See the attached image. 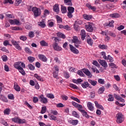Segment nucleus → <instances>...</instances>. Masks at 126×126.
Masks as SVG:
<instances>
[{
    "mask_svg": "<svg viewBox=\"0 0 126 126\" xmlns=\"http://www.w3.org/2000/svg\"><path fill=\"white\" fill-rule=\"evenodd\" d=\"M95 25L93 23L89 22L85 25V28L88 32H93Z\"/></svg>",
    "mask_w": 126,
    "mask_h": 126,
    "instance_id": "obj_1",
    "label": "nucleus"
},
{
    "mask_svg": "<svg viewBox=\"0 0 126 126\" xmlns=\"http://www.w3.org/2000/svg\"><path fill=\"white\" fill-rule=\"evenodd\" d=\"M116 122L117 124H122L125 121V117L124 115L122 113H118L116 114Z\"/></svg>",
    "mask_w": 126,
    "mask_h": 126,
    "instance_id": "obj_2",
    "label": "nucleus"
},
{
    "mask_svg": "<svg viewBox=\"0 0 126 126\" xmlns=\"http://www.w3.org/2000/svg\"><path fill=\"white\" fill-rule=\"evenodd\" d=\"M32 12H33V15L35 17H38L39 15H41V9L37 7H32Z\"/></svg>",
    "mask_w": 126,
    "mask_h": 126,
    "instance_id": "obj_3",
    "label": "nucleus"
},
{
    "mask_svg": "<svg viewBox=\"0 0 126 126\" xmlns=\"http://www.w3.org/2000/svg\"><path fill=\"white\" fill-rule=\"evenodd\" d=\"M72 43L74 44V46L76 48H78L80 44H81V41L78 39V37L77 36H73Z\"/></svg>",
    "mask_w": 126,
    "mask_h": 126,
    "instance_id": "obj_4",
    "label": "nucleus"
},
{
    "mask_svg": "<svg viewBox=\"0 0 126 126\" xmlns=\"http://www.w3.org/2000/svg\"><path fill=\"white\" fill-rule=\"evenodd\" d=\"M8 22L11 24V25H20V21L16 19H10L8 20Z\"/></svg>",
    "mask_w": 126,
    "mask_h": 126,
    "instance_id": "obj_5",
    "label": "nucleus"
},
{
    "mask_svg": "<svg viewBox=\"0 0 126 126\" xmlns=\"http://www.w3.org/2000/svg\"><path fill=\"white\" fill-rule=\"evenodd\" d=\"M53 48L55 51H57V52H60L63 50V48L61 47V46H59V44L57 43H54L52 45Z\"/></svg>",
    "mask_w": 126,
    "mask_h": 126,
    "instance_id": "obj_6",
    "label": "nucleus"
},
{
    "mask_svg": "<svg viewBox=\"0 0 126 126\" xmlns=\"http://www.w3.org/2000/svg\"><path fill=\"white\" fill-rule=\"evenodd\" d=\"M98 62L99 63H100V65L103 66V67H104L105 68H106L108 67V64L107 63V62H106V61L98 60Z\"/></svg>",
    "mask_w": 126,
    "mask_h": 126,
    "instance_id": "obj_7",
    "label": "nucleus"
},
{
    "mask_svg": "<svg viewBox=\"0 0 126 126\" xmlns=\"http://www.w3.org/2000/svg\"><path fill=\"white\" fill-rule=\"evenodd\" d=\"M41 103L43 104H47L48 103V99L44 96L43 94H41L39 96Z\"/></svg>",
    "mask_w": 126,
    "mask_h": 126,
    "instance_id": "obj_8",
    "label": "nucleus"
},
{
    "mask_svg": "<svg viewBox=\"0 0 126 126\" xmlns=\"http://www.w3.org/2000/svg\"><path fill=\"white\" fill-rule=\"evenodd\" d=\"M38 59L39 60H40V61L44 62V63H47L48 61L47 57H46L45 55L42 54L38 55Z\"/></svg>",
    "mask_w": 126,
    "mask_h": 126,
    "instance_id": "obj_9",
    "label": "nucleus"
},
{
    "mask_svg": "<svg viewBox=\"0 0 126 126\" xmlns=\"http://www.w3.org/2000/svg\"><path fill=\"white\" fill-rule=\"evenodd\" d=\"M70 50L71 52L73 53L74 54H78L79 53V51H78V50L76 49L74 47H73V45L70 44Z\"/></svg>",
    "mask_w": 126,
    "mask_h": 126,
    "instance_id": "obj_10",
    "label": "nucleus"
},
{
    "mask_svg": "<svg viewBox=\"0 0 126 126\" xmlns=\"http://www.w3.org/2000/svg\"><path fill=\"white\" fill-rule=\"evenodd\" d=\"M83 72L85 73L86 75H87V76H89V77H92V75L91 74V72H90V71L88 70V69L84 68L83 69Z\"/></svg>",
    "mask_w": 126,
    "mask_h": 126,
    "instance_id": "obj_11",
    "label": "nucleus"
},
{
    "mask_svg": "<svg viewBox=\"0 0 126 126\" xmlns=\"http://www.w3.org/2000/svg\"><path fill=\"white\" fill-rule=\"evenodd\" d=\"M34 77H35V78H36L38 81H44V78H43L41 76L38 75L37 73L34 74Z\"/></svg>",
    "mask_w": 126,
    "mask_h": 126,
    "instance_id": "obj_12",
    "label": "nucleus"
},
{
    "mask_svg": "<svg viewBox=\"0 0 126 126\" xmlns=\"http://www.w3.org/2000/svg\"><path fill=\"white\" fill-rule=\"evenodd\" d=\"M37 24L38 26L41 28H45V27H46V24H45L44 20H42L41 22H38Z\"/></svg>",
    "mask_w": 126,
    "mask_h": 126,
    "instance_id": "obj_13",
    "label": "nucleus"
},
{
    "mask_svg": "<svg viewBox=\"0 0 126 126\" xmlns=\"http://www.w3.org/2000/svg\"><path fill=\"white\" fill-rule=\"evenodd\" d=\"M87 107L90 111H93L94 110V106H93L92 103L91 102H88L87 103Z\"/></svg>",
    "mask_w": 126,
    "mask_h": 126,
    "instance_id": "obj_14",
    "label": "nucleus"
},
{
    "mask_svg": "<svg viewBox=\"0 0 126 126\" xmlns=\"http://www.w3.org/2000/svg\"><path fill=\"white\" fill-rule=\"evenodd\" d=\"M81 36L82 40H84L85 39V37H86V32H85V30H82L81 31Z\"/></svg>",
    "mask_w": 126,
    "mask_h": 126,
    "instance_id": "obj_15",
    "label": "nucleus"
},
{
    "mask_svg": "<svg viewBox=\"0 0 126 126\" xmlns=\"http://www.w3.org/2000/svg\"><path fill=\"white\" fill-rule=\"evenodd\" d=\"M21 63V62H16L14 64V67L15 68H16V69H19L21 67V66H20Z\"/></svg>",
    "mask_w": 126,
    "mask_h": 126,
    "instance_id": "obj_16",
    "label": "nucleus"
},
{
    "mask_svg": "<svg viewBox=\"0 0 126 126\" xmlns=\"http://www.w3.org/2000/svg\"><path fill=\"white\" fill-rule=\"evenodd\" d=\"M53 10L55 11V12H57V13H58L59 11H60V8H59V4H56L53 6Z\"/></svg>",
    "mask_w": 126,
    "mask_h": 126,
    "instance_id": "obj_17",
    "label": "nucleus"
},
{
    "mask_svg": "<svg viewBox=\"0 0 126 126\" xmlns=\"http://www.w3.org/2000/svg\"><path fill=\"white\" fill-rule=\"evenodd\" d=\"M83 17L86 20H91L92 19V15L84 14Z\"/></svg>",
    "mask_w": 126,
    "mask_h": 126,
    "instance_id": "obj_18",
    "label": "nucleus"
},
{
    "mask_svg": "<svg viewBox=\"0 0 126 126\" xmlns=\"http://www.w3.org/2000/svg\"><path fill=\"white\" fill-rule=\"evenodd\" d=\"M0 100L3 102H5V103H7V102H8L7 98L2 95H0Z\"/></svg>",
    "mask_w": 126,
    "mask_h": 126,
    "instance_id": "obj_19",
    "label": "nucleus"
},
{
    "mask_svg": "<svg viewBox=\"0 0 126 126\" xmlns=\"http://www.w3.org/2000/svg\"><path fill=\"white\" fill-rule=\"evenodd\" d=\"M94 104L96 108L97 109H100V110H104V107H103V106L99 104L97 101H94Z\"/></svg>",
    "mask_w": 126,
    "mask_h": 126,
    "instance_id": "obj_20",
    "label": "nucleus"
},
{
    "mask_svg": "<svg viewBox=\"0 0 126 126\" xmlns=\"http://www.w3.org/2000/svg\"><path fill=\"white\" fill-rule=\"evenodd\" d=\"M114 23H115V21H111V22H109L108 24V23H106L104 24V26H109V27H114Z\"/></svg>",
    "mask_w": 126,
    "mask_h": 126,
    "instance_id": "obj_21",
    "label": "nucleus"
},
{
    "mask_svg": "<svg viewBox=\"0 0 126 126\" xmlns=\"http://www.w3.org/2000/svg\"><path fill=\"white\" fill-rule=\"evenodd\" d=\"M109 16L110 17H112V18H119L120 17V15L117 13L110 14L109 15Z\"/></svg>",
    "mask_w": 126,
    "mask_h": 126,
    "instance_id": "obj_22",
    "label": "nucleus"
},
{
    "mask_svg": "<svg viewBox=\"0 0 126 126\" xmlns=\"http://www.w3.org/2000/svg\"><path fill=\"white\" fill-rule=\"evenodd\" d=\"M70 124H71V125H72V126H76V125H77V124H78V120H71L69 121Z\"/></svg>",
    "mask_w": 126,
    "mask_h": 126,
    "instance_id": "obj_23",
    "label": "nucleus"
},
{
    "mask_svg": "<svg viewBox=\"0 0 126 126\" xmlns=\"http://www.w3.org/2000/svg\"><path fill=\"white\" fill-rule=\"evenodd\" d=\"M40 44L42 47H48V42L45 40H42L40 42Z\"/></svg>",
    "mask_w": 126,
    "mask_h": 126,
    "instance_id": "obj_24",
    "label": "nucleus"
},
{
    "mask_svg": "<svg viewBox=\"0 0 126 126\" xmlns=\"http://www.w3.org/2000/svg\"><path fill=\"white\" fill-rule=\"evenodd\" d=\"M88 82H89V83H91V85H93V86H95L97 84V81L92 80L91 79H88Z\"/></svg>",
    "mask_w": 126,
    "mask_h": 126,
    "instance_id": "obj_25",
    "label": "nucleus"
},
{
    "mask_svg": "<svg viewBox=\"0 0 126 126\" xmlns=\"http://www.w3.org/2000/svg\"><path fill=\"white\" fill-rule=\"evenodd\" d=\"M57 35L58 37H60V38H62V39H65V35L62 32H58V33H57Z\"/></svg>",
    "mask_w": 126,
    "mask_h": 126,
    "instance_id": "obj_26",
    "label": "nucleus"
},
{
    "mask_svg": "<svg viewBox=\"0 0 126 126\" xmlns=\"http://www.w3.org/2000/svg\"><path fill=\"white\" fill-rule=\"evenodd\" d=\"M81 86L83 88H87L89 87V83H88V82H84L83 84H82Z\"/></svg>",
    "mask_w": 126,
    "mask_h": 126,
    "instance_id": "obj_27",
    "label": "nucleus"
},
{
    "mask_svg": "<svg viewBox=\"0 0 126 126\" xmlns=\"http://www.w3.org/2000/svg\"><path fill=\"white\" fill-rule=\"evenodd\" d=\"M104 91H105V88L104 87H100L98 91V94H103V93H104Z\"/></svg>",
    "mask_w": 126,
    "mask_h": 126,
    "instance_id": "obj_28",
    "label": "nucleus"
},
{
    "mask_svg": "<svg viewBox=\"0 0 126 126\" xmlns=\"http://www.w3.org/2000/svg\"><path fill=\"white\" fill-rule=\"evenodd\" d=\"M64 2L66 5H72V3L71 2V0H64Z\"/></svg>",
    "mask_w": 126,
    "mask_h": 126,
    "instance_id": "obj_29",
    "label": "nucleus"
},
{
    "mask_svg": "<svg viewBox=\"0 0 126 126\" xmlns=\"http://www.w3.org/2000/svg\"><path fill=\"white\" fill-rule=\"evenodd\" d=\"M68 12L70 13H73L74 12V8L73 7L69 6L67 8Z\"/></svg>",
    "mask_w": 126,
    "mask_h": 126,
    "instance_id": "obj_30",
    "label": "nucleus"
},
{
    "mask_svg": "<svg viewBox=\"0 0 126 126\" xmlns=\"http://www.w3.org/2000/svg\"><path fill=\"white\" fill-rule=\"evenodd\" d=\"M50 120H51L52 121H57L58 120V118H57V117L53 115H49Z\"/></svg>",
    "mask_w": 126,
    "mask_h": 126,
    "instance_id": "obj_31",
    "label": "nucleus"
},
{
    "mask_svg": "<svg viewBox=\"0 0 126 126\" xmlns=\"http://www.w3.org/2000/svg\"><path fill=\"white\" fill-rule=\"evenodd\" d=\"M47 111V107L46 106H42L41 110V114H45Z\"/></svg>",
    "mask_w": 126,
    "mask_h": 126,
    "instance_id": "obj_32",
    "label": "nucleus"
},
{
    "mask_svg": "<svg viewBox=\"0 0 126 126\" xmlns=\"http://www.w3.org/2000/svg\"><path fill=\"white\" fill-rule=\"evenodd\" d=\"M14 89L15 90H16V91H20V87L19 86H18V85H17V84H14Z\"/></svg>",
    "mask_w": 126,
    "mask_h": 126,
    "instance_id": "obj_33",
    "label": "nucleus"
},
{
    "mask_svg": "<svg viewBox=\"0 0 126 126\" xmlns=\"http://www.w3.org/2000/svg\"><path fill=\"white\" fill-rule=\"evenodd\" d=\"M83 80H81V79H78L77 80H73V82L74 83H76V84H79V83H80L82 82Z\"/></svg>",
    "mask_w": 126,
    "mask_h": 126,
    "instance_id": "obj_34",
    "label": "nucleus"
},
{
    "mask_svg": "<svg viewBox=\"0 0 126 126\" xmlns=\"http://www.w3.org/2000/svg\"><path fill=\"white\" fill-rule=\"evenodd\" d=\"M19 72L22 74V75H25V71H24V69H23V68L21 67L19 69H18Z\"/></svg>",
    "mask_w": 126,
    "mask_h": 126,
    "instance_id": "obj_35",
    "label": "nucleus"
},
{
    "mask_svg": "<svg viewBox=\"0 0 126 126\" xmlns=\"http://www.w3.org/2000/svg\"><path fill=\"white\" fill-rule=\"evenodd\" d=\"M105 60L106 61H109L110 63H113V62H114V59H113V57H111L110 55H108L107 59Z\"/></svg>",
    "mask_w": 126,
    "mask_h": 126,
    "instance_id": "obj_36",
    "label": "nucleus"
},
{
    "mask_svg": "<svg viewBox=\"0 0 126 126\" xmlns=\"http://www.w3.org/2000/svg\"><path fill=\"white\" fill-rule=\"evenodd\" d=\"M81 113H82V115L84 117H85L86 118H89V116H88V114H87V113L85 112V111L84 110H81Z\"/></svg>",
    "mask_w": 126,
    "mask_h": 126,
    "instance_id": "obj_37",
    "label": "nucleus"
},
{
    "mask_svg": "<svg viewBox=\"0 0 126 126\" xmlns=\"http://www.w3.org/2000/svg\"><path fill=\"white\" fill-rule=\"evenodd\" d=\"M46 97L47 98H49V99H54L55 98V95L52 94H47Z\"/></svg>",
    "mask_w": 126,
    "mask_h": 126,
    "instance_id": "obj_38",
    "label": "nucleus"
},
{
    "mask_svg": "<svg viewBox=\"0 0 126 126\" xmlns=\"http://www.w3.org/2000/svg\"><path fill=\"white\" fill-rule=\"evenodd\" d=\"M11 30H13L14 31L22 30V28L20 27H12L11 28Z\"/></svg>",
    "mask_w": 126,
    "mask_h": 126,
    "instance_id": "obj_39",
    "label": "nucleus"
},
{
    "mask_svg": "<svg viewBox=\"0 0 126 126\" xmlns=\"http://www.w3.org/2000/svg\"><path fill=\"white\" fill-rule=\"evenodd\" d=\"M7 97L9 100H14V95L13 94H8Z\"/></svg>",
    "mask_w": 126,
    "mask_h": 126,
    "instance_id": "obj_40",
    "label": "nucleus"
},
{
    "mask_svg": "<svg viewBox=\"0 0 126 126\" xmlns=\"http://www.w3.org/2000/svg\"><path fill=\"white\" fill-rule=\"evenodd\" d=\"M61 11L62 13H66V7L63 5L61 6Z\"/></svg>",
    "mask_w": 126,
    "mask_h": 126,
    "instance_id": "obj_41",
    "label": "nucleus"
},
{
    "mask_svg": "<svg viewBox=\"0 0 126 126\" xmlns=\"http://www.w3.org/2000/svg\"><path fill=\"white\" fill-rule=\"evenodd\" d=\"M25 28L27 30H30V29H31L32 28L31 25L30 24L27 23L26 24Z\"/></svg>",
    "mask_w": 126,
    "mask_h": 126,
    "instance_id": "obj_42",
    "label": "nucleus"
},
{
    "mask_svg": "<svg viewBox=\"0 0 126 126\" xmlns=\"http://www.w3.org/2000/svg\"><path fill=\"white\" fill-rule=\"evenodd\" d=\"M28 60L30 62V63H33V62L35 61V58L30 56L28 58Z\"/></svg>",
    "mask_w": 126,
    "mask_h": 126,
    "instance_id": "obj_43",
    "label": "nucleus"
},
{
    "mask_svg": "<svg viewBox=\"0 0 126 126\" xmlns=\"http://www.w3.org/2000/svg\"><path fill=\"white\" fill-rule=\"evenodd\" d=\"M3 44L4 46H10L11 47V46H12V45L9 43V42L8 40H5L4 41H3Z\"/></svg>",
    "mask_w": 126,
    "mask_h": 126,
    "instance_id": "obj_44",
    "label": "nucleus"
},
{
    "mask_svg": "<svg viewBox=\"0 0 126 126\" xmlns=\"http://www.w3.org/2000/svg\"><path fill=\"white\" fill-rule=\"evenodd\" d=\"M3 113L4 114V115H9V114L10 113V109H9L8 108L5 109L4 110Z\"/></svg>",
    "mask_w": 126,
    "mask_h": 126,
    "instance_id": "obj_45",
    "label": "nucleus"
},
{
    "mask_svg": "<svg viewBox=\"0 0 126 126\" xmlns=\"http://www.w3.org/2000/svg\"><path fill=\"white\" fill-rule=\"evenodd\" d=\"M92 69L93 71V72H95L96 73H99L100 71L97 69V68L96 67H92Z\"/></svg>",
    "mask_w": 126,
    "mask_h": 126,
    "instance_id": "obj_46",
    "label": "nucleus"
},
{
    "mask_svg": "<svg viewBox=\"0 0 126 126\" xmlns=\"http://www.w3.org/2000/svg\"><path fill=\"white\" fill-rule=\"evenodd\" d=\"M109 65L112 67V68H118V66H116V65L114 63H110Z\"/></svg>",
    "mask_w": 126,
    "mask_h": 126,
    "instance_id": "obj_47",
    "label": "nucleus"
},
{
    "mask_svg": "<svg viewBox=\"0 0 126 126\" xmlns=\"http://www.w3.org/2000/svg\"><path fill=\"white\" fill-rule=\"evenodd\" d=\"M28 66L30 70H34L35 69V66H33L32 64H29Z\"/></svg>",
    "mask_w": 126,
    "mask_h": 126,
    "instance_id": "obj_48",
    "label": "nucleus"
},
{
    "mask_svg": "<svg viewBox=\"0 0 126 126\" xmlns=\"http://www.w3.org/2000/svg\"><path fill=\"white\" fill-rule=\"evenodd\" d=\"M12 122L16 123V124H19V118H14L12 119Z\"/></svg>",
    "mask_w": 126,
    "mask_h": 126,
    "instance_id": "obj_49",
    "label": "nucleus"
},
{
    "mask_svg": "<svg viewBox=\"0 0 126 126\" xmlns=\"http://www.w3.org/2000/svg\"><path fill=\"white\" fill-rule=\"evenodd\" d=\"M56 19L58 23H62L63 20H62V18L59 16H56Z\"/></svg>",
    "mask_w": 126,
    "mask_h": 126,
    "instance_id": "obj_50",
    "label": "nucleus"
},
{
    "mask_svg": "<svg viewBox=\"0 0 126 126\" xmlns=\"http://www.w3.org/2000/svg\"><path fill=\"white\" fill-rule=\"evenodd\" d=\"M93 64H94V65H95V66H97V67H100V64L98 63V62L96 61H93Z\"/></svg>",
    "mask_w": 126,
    "mask_h": 126,
    "instance_id": "obj_51",
    "label": "nucleus"
},
{
    "mask_svg": "<svg viewBox=\"0 0 126 126\" xmlns=\"http://www.w3.org/2000/svg\"><path fill=\"white\" fill-rule=\"evenodd\" d=\"M28 35L30 38H33L35 36L33 32H30Z\"/></svg>",
    "mask_w": 126,
    "mask_h": 126,
    "instance_id": "obj_52",
    "label": "nucleus"
},
{
    "mask_svg": "<svg viewBox=\"0 0 126 126\" xmlns=\"http://www.w3.org/2000/svg\"><path fill=\"white\" fill-rule=\"evenodd\" d=\"M108 101H109L111 102L114 101V96L112 94H109V98H108Z\"/></svg>",
    "mask_w": 126,
    "mask_h": 126,
    "instance_id": "obj_53",
    "label": "nucleus"
},
{
    "mask_svg": "<svg viewBox=\"0 0 126 126\" xmlns=\"http://www.w3.org/2000/svg\"><path fill=\"white\" fill-rule=\"evenodd\" d=\"M20 40L25 41L26 40H27V37L26 36L22 35L20 36Z\"/></svg>",
    "mask_w": 126,
    "mask_h": 126,
    "instance_id": "obj_54",
    "label": "nucleus"
},
{
    "mask_svg": "<svg viewBox=\"0 0 126 126\" xmlns=\"http://www.w3.org/2000/svg\"><path fill=\"white\" fill-rule=\"evenodd\" d=\"M72 115L73 117H75V118H79V115L77 114V112H76V111H72Z\"/></svg>",
    "mask_w": 126,
    "mask_h": 126,
    "instance_id": "obj_55",
    "label": "nucleus"
},
{
    "mask_svg": "<svg viewBox=\"0 0 126 126\" xmlns=\"http://www.w3.org/2000/svg\"><path fill=\"white\" fill-rule=\"evenodd\" d=\"M87 43L90 46H92V45H93V41L91 39V38H89L87 39Z\"/></svg>",
    "mask_w": 126,
    "mask_h": 126,
    "instance_id": "obj_56",
    "label": "nucleus"
},
{
    "mask_svg": "<svg viewBox=\"0 0 126 126\" xmlns=\"http://www.w3.org/2000/svg\"><path fill=\"white\" fill-rule=\"evenodd\" d=\"M98 47L99 48V49H102V50L106 49H107V48H108L107 46L101 44L98 46Z\"/></svg>",
    "mask_w": 126,
    "mask_h": 126,
    "instance_id": "obj_57",
    "label": "nucleus"
},
{
    "mask_svg": "<svg viewBox=\"0 0 126 126\" xmlns=\"http://www.w3.org/2000/svg\"><path fill=\"white\" fill-rule=\"evenodd\" d=\"M25 51L26 53H27L28 54H32V51H31L30 49H29V48H28V47H26L25 48Z\"/></svg>",
    "mask_w": 126,
    "mask_h": 126,
    "instance_id": "obj_58",
    "label": "nucleus"
},
{
    "mask_svg": "<svg viewBox=\"0 0 126 126\" xmlns=\"http://www.w3.org/2000/svg\"><path fill=\"white\" fill-rule=\"evenodd\" d=\"M25 123H26V120L25 119H20V118H19L18 124H25Z\"/></svg>",
    "mask_w": 126,
    "mask_h": 126,
    "instance_id": "obj_59",
    "label": "nucleus"
},
{
    "mask_svg": "<svg viewBox=\"0 0 126 126\" xmlns=\"http://www.w3.org/2000/svg\"><path fill=\"white\" fill-rule=\"evenodd\" d=\"M101 55L102 56L103 59L107 60V56H106V53H105V52H102Z\"/></svg>",
    "mask_w": 126,
    "mask_h": 126,
    "instance_id": "obj_60",
    "label": "nucleus"
},
{
    "mask_svg": "<svg viewBox=\"0 0 126 126\" xmlns=\"http://www.w3.org/2000/svg\"><path fill=\"white\" fill-rule=\"evenodd\" d=\"M54 61L55 62H56V63L59 64H60V63H61L62 62H61V61H60V60L59 59V58L58 57H55L54 58Z\"/></svg>",
    "mask_w": 126,
    "mask_h": 126,
    "instance_id": "obj_61",
    "label": "nucleus"
},
{
    "mask_svg": "<svg viewBox=\"0 0 126 126\" xmlns=\"http://www.w3.org/2000/svg\"><path fill=\"white\" fill-rule=\"evenodd\" d=\"M98 82L100 83V84H105V80L102 79H98Z\"/></svg>",
    "mask_w": 126,
    "mask_h": 126,
    "instance_id": "obj_62",
    "label": "nucleus"
},
{
    "mask_svg": "<svg viewBox=\"0 0 126 126\" xmlns=\"http://www.w3.org/2000/svg\"><path fill=\"white\" fill-rule=\"evenodd\" d=\"M71 99H72V100H74V101H76V102H77V103H80V100H79L78 98L76 97L71 96Z\"/></svg>",
    "mask_w": 126,
    "mask_h": 126,
    "instance_id": "obj_63",
    "label": "nucleus"
},
{
    "mask_svg": "<svg viewBox=\"0 0 126 126\" xmlns=\"http://www.w3.org/2000/svg\"><path fill=\"white\" fill-rule=\"evenodd\" d=\"M123 29H125V27L123 25H121L117 27V30H118L119 31H121V30H123Z\"/></svg>",
    "mask_w": 126,
    "mask_h": 126,
    "instance_id": "obj_64",
    "label": "nucleus"
}]
</instances>
